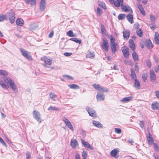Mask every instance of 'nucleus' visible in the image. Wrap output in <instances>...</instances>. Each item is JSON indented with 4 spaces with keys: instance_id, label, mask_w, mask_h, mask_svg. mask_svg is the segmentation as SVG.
I'll list each match as a JSON object with an SVG mask.
<instances>
[{
    "instance_id": "1",
    "label": "nucleus",
    "mask_w": 159,
    "mask_h": 159,
    "mask_svg": "<svg viewBox=\"0 0 159 159\" xmlns=\"http://www.w3.org/2000/svg\"><path fill=\"white\" fill-rule=\"evenodd\" d=\"M4 81L0 79V85L1 87L5 89H8L9 87L14 91L16 89V86L13 80L10 77L6 76L3 78Z\"/></svg>"
},
{
    "instance_id": "2",
    "label": "nucleus",
    "mask_w": 159,
    "mask_h": 159,
    "mask_svg": "<svg viewBox=\"0 0 159 159\" xmlns=\"http://www.w3.org/2000/svg\"><path fill=\"white\" fill-rule=\"evenodd\" d=\"M41 60L44 62L43 64V66L48 68L50 67L52 63V59L47 57H43L41 58Z\"/></svg>"
},
{
    "instance_id": "3",
    "label": "nucleus",
    "mask_w": 159,
    "mask_h": 159,
    "mask_svg": "<svg viewBox=\"0 0 159 159\" xmlns=\"http://www.w3.org/2000/svg\"><path fill=\"white\" fill-rule=\"evenodd\" d=\"M92 86L96 90L101 92H108L109 90L108 89L101 86L99 84H93Z\"/></svg>"
},
{
    "instance_id": "4",
    "label": "nucleus",
    "mask_w": 159,
    "mask_h": 159,
    "mask_svg": "<svg viewBox=\"0 0 159 159\" xmlns=\"http://www.w3.org/2000/svg\"><path fill=\"white\" fill-rule=\"evenodd\" d=\"M115 39L114 38H111V39L110 46L111 50V51L114 53H115L116 50V48L117 44L115 43Z\"/></svg>"
},
{
    "instance_id": "5",
    "label": "nucleus",
    "mask_w": 159,
    "mask_h": 159,
    "mask_svg": "<svg viewBox=\"0 0 159 159\" xmlns=\"http://www.w3.org/2000/svg\"><path fill=\"white\" fill-rule=\"evenodd\" d=\"M8 19L11 24L14 23L15 21V15L14 11L13 9L10 10L8 15Z\"/></svg>"
},
{
    "instance_id": "6",
    "label": "nucleus",
    "mask_w": 159,
    "mask_h": 159,
    "mask_svg": "<svg viewBox=\"0 0 159 159\" xmlns=\"http://www.w3.org/2000/svg\"><path fill=\"white\" fill-rule=\"evenodd\" d=\"M33 117L39 123L42 122L41 115L39 111L34 110L33 112Z\"/></svg>"
},
{
    "instance_id": "7",
    "label": "nucleus",
    "mask_w": 159,
    "mask_h": 159,
    "mask_svg": "<svg viewBox=\"0 0 159 159\" xmlns=\"http://www.w3.org/2000/svg\"><path fill=\"white\" fill-rule=\"evenodd\" d=\"M62 120L68 128L72 130H74V128L72 125L66 118L65 117H62Z\"/></svg>"
},
{
    "instance_id": "8",
    "label": "nucleus",
    "mask_w": 159,
    "mask_h": 159,
    "mask_svg": "<svg viewBox=\"0 0 159 159\" xmlns=\"http://www.w3.org/2000/svg\"><path fill=\"white\" fill-rule=\"evenodd\" d=\"M101 46L102 48L106 51L107 52L108 51V47L109 46L108 42L106 38H103V42L101 44Z\"/></svg>"
},
{
    "instance_id": "9",
    "label": "nucleus",
    "mask_w": 159,
    "mask_h": 159,
    "mask_svg": "<svg viewBox=\"0 0 159 159\" xmlns=\"http://www.w3.org/2000/svg\"><path fill=\"white\" fill-rule=\"evenodd\" d=\"M20 50L22 55L26 59L29 60L32 59L31 56L28 53V52L23 49H21Z\"/></svg>"
},
{
    "instance_id": "10",
    "label": "nucleus",
    "mask_w": 159,
    "mask_h": 159,
    "mask_svg": "<svg viewBox=\"0 0 159 159\" xmlns=\"http://www.w3.org/2000/svg\"><path fill=\"white\" fill-rule=\"evenodd\" d=\"M150 76L151 81L154 84L156 82V76L154 71L153 70H151L150 71Z\"/></svg>"
},
{
    "instance_id": "11",
    "label": "nucleus",
    "mask_w": 159,
    "mask_h": 159,
    "mask_svg": "<svg viewBox=\"0 0 159 159\" xmlns=\"http://www.w3.org/2000/svg\"><path fill=\"white\" fill-rule=\"evenodd\" d=\"M86 109L89 115L92 117H95L96 116V114L95 111L92 108L89 107H87Z\"/></svg>"
},
{
    "instance_id": "12",
    "label": "nucleus",
    "mask_w": 159,
    "mask_h": 159,
    "mask_svg": "<svg viewBox=\"0 0 159 159\" xmlns=\"http://www.w3.org/2000/svg\"><path fill=\"white\" fill-rule=\"evenodd\" d=\"M123 3H121L120 4L121 6V8L122 10L124 11H129L131 12H132V11L131 8L129 7H127L123 5Z\"/></svg>"
},
{
    "instance_id": "13",
    "label": "nucleus",
    "mask_w": 159,
    "mask_h": 159,
    "mask_svg": "<svg viewBox=\"0 0 159 159\" xmlns=\"http://www.w3.org/2000/svg\"><path fill=\"white\" fill-rule=\"evenodd\" d=\"M105 97L102 94L98 92L96 96V98L98 101H103L104 100Z\"/></svg>"
},
{
    "instance_id": "14",
    "label": "nucleus",
    "mask_w": 159,
    "mask_h": 159,
    "mask_svg": "<svg viewBox=\"0 0 159 159\" xmlns=\"http://www.w3.org/2000/svg\"><path fill=\"white\" fill-rule=\"evenodd\" d=\"M81 142L82 143V144L85 147L89 149H90L92 150H93V148L90 145V144L89 143L86 142L83 139H81Z\"/></svg>"
},
{
    "instance_id": "15",
    "label": "nucleus",
    "mask_w": 159,
    "mask_h": 159,
    "mask_svg": "<svg viewBox=\"0 0 159 159\" xmlns=\"http://www.w3.org/2000/svg\"><path fill=\"white\" fill-rule=\"evenodd\" d=\"M123 34L124 39L127 40L129 38L130 36V32L129 30H124Z\"/></svg>"
},
{
    "instance_id": "16",
    "label": "nucleus",
    "mask_w": 159,
    "mask_h": 159,
    "mask_svg": "<svg viewBox=\"0 0 159 159\" xmlns=\"http://www.w3.org/2000/svg\"><path fill=\"white\" fill-rule=\"evenodd\" d=\"M46 7L45 0H41L40 4V9L41 11H43Z\"/></svg>"
},
{
    "instance_id": "17",
    "label": "nucleus",
    "mask_w": 159,
    "mask_h": 159,
    "mask_svg": "<svg viewBox=\"0 0 159 159\" xmlns=\"http://www.w3.org/2000/svg\"><path fill=\"white\" fill-rule=\"evenodd\" d=\"M71 145L72 148H76L78 146V143L77 140L75 139L71 140L70 141Z\"/></svg>"
},
{
    "instance_id": "18",
    "label": "nucleus",
    "mask_w": 159,
    "mask_h": 159,
    "mask_svg": "<svg viewBox=\"0 0 159 159\" xmlns=\"http://www.w3.org/2000/svg\"><path fill=\"white\" fill-rule=\"evenodd\" d=\"M129 47L132 50L134 51L135 49V45L133 40L130 39L129 41Z\"/></svg>"
},
{
    "instance_id": "19",
    "label": "nucleus",
    "mask_w": 159,
    "mask_h": 159,
    "mask_svg": "<svg viewBox=\"0 0 159 159\" xmlns=\"http://www.w3.org/2000/svg\"><path fill=\"white\" fill-rule=\"evenodd\" d=\"M124 56L125 58H128L129 57V48H126L122 50Z\"/></svg>"
},
{
    "instance_id": "20",
    "label": "nucleus",
    "mask_w": 159,
    "mask_h": 159,
    "mask_svg": "<svg viewBox=\"0 0 159 159\" xmlns=\"http://www.w3.org/2000/svg\"><path fill=\"white\" fill-rule=\"evenodd\" d=\"M119 152V151L116 149H114L111 151L110 155L111 156L115 158H117V157L116 156V155Z\"/></svg>"
},
{
    "instance_id": "21",
    "label": "nucleus",
    "mask_w": 159,
    "mask_h": 159,
    "mask_svg": "<svg viewBox=\"0 0 159 159\" xmlns=\"http://www.w3.org/2000/svg\"><path fill=\"white\" fill-rule=\"evenodd\" d=\"M148 135L147 140L148 141V143L149 144H152L153 142V140L152 136L149 132L148 133Z\"/></svg>"
},
{
    "instance_id": "22",
    "label": "nucleus",
    "mask_w": 159,
    "mask_h": 159,
    "mask_svg": "<svg viewBox=\"0 0 159 159\" xmlns=\"http://www.w3.org/2000/svg\"><path fill=\"white\" fill-rule=\"evenodd\" d=\"M152 108L154 110L159 109V103L157 102H153L152 105Z\"/></svg>"
},
{
    "instance_id": "23",
    "label": "nucleus",
    "mask_w": 159,
    "mask_h": 159,
    "mask_svg": "<svg viewBox=\"0 0 159 159\" xmlns=\"http://www.w3.org/2000/svg\"><path fill=\"white\" fill-rule=\"evenodd\" d=\"M137 5L141 14L143 16H145V11L142 5L141 4H138Z\"/></svg>"
},
{
    "instance_id": "24",
    "label": "nucleus",
    "mask_w": 159,
    "mask_h": 159,
    "mask_svg": "<svg viewBox=\"0 0 159 159\" xmlns=\"http://www.w3.org/2000/svg\"><path fill=\"white\" fill-rule=\"evenodd\" d=\"M132 99L133 97H132L129 96L123 98L122 100H120V101L121 102L125 103L131 100Z\"/></svg>"
},
{
    "instance_id": "25",
    "label": "nucleus",
    "mask_w": 159,
    "mask_h": 159,
    "mask_svg": "<svg viewBox=\"0 0 159 159\" xmlns=\"http://www.w3.org/2000/svg\"><path fill=\"white\" fill-rule=\"evenodd\" d=\"M16 24L20 26H22L24 24V20L21 18H18L16 21Z\"/></svg>"
},
{
    "instance_id": "26",
    "label": "nucleus",
    "mask_w": 159,
    "mask_h": 159,
    "mask_svg": "<svg viewBox=\"0 0 159 159\" xmlns=\"http://www.w3.org/2000/svg\"><path fill=\"white\" fill-rule=\"evenodd\" d=\"M93 125L96 127L99 128H102V125L99 122L95 120H93Z\"/></svg>"
},
{
    "instance_id": "27",
    "label": "nucleus",
    "mask_w": 159,
    "mask_h": 159,
    "mask_svg": "<svg viewBox=\"0 0 159 159\" xmlns=\"http://www.w3.org/2000/svg\"><path fill=\"white\" fill-rule=\"evenodd\" d=\"M127 20L131 23L132 24L134 23L133 20V16L131 14H128L126 16Z\"/></svg>"
},
{
    "instance_id": "28",
    "label": "nucleus",
    "mask_w": 159,
    "mask_h": 159,
    "mask_svg": "<svg viewBox=\"0 0 159 159\" xmlns=\"http://www.w3.org/2000/svg\"><path fill=\"white\" fill-rule=\"evenodd\" d=\"M145 44L146 46L148 48H150L152 47V43L150 40L148 39L146 40Z\"/></svg>"
},
{
    "instance_id": "29",
    "label": "nucleus",
    "mask_w": 159,
    "mask_h": 159,
    "mask_svg": "<svg viewBox=\"0 0 159 159\" xmlns=\"http://www.w3.org/2000/svg\"><path fill=\"white\" fill-rule=\"evenodd\" d=\"M133 58L134 61H139V57L136 52H134L132 54Z\"/></svg>"
},
{
    "instance_id": "30",
    "label": "nucleus",
    "mask_w": 159,
    "mask_h": 159,
    "mask_svg": "<svg viewBox=\"0 0 159 159\" xmlns=\"http://www.w3.org/2000/svg\"><path fill=\"white\" fill-rule=\"evenodd\" d=\"M110 2L111 3H113L115 5L116 7H119L120 6V3H122V2H118L117 0L116 1H114V0H109Z\"/></svg>"
},
{
    "instance_id": "31",
    "label": "nucleus",
    "mask_w": 159,
    "mask_h": 159,
    "mask_svg": "<svg viewBox=\"0 0 159 159\" xmlns=\"http://www.w3.org/2000/svg\"><path fill=\"white\" fill-rule=\"evenodd\" d=\"M49 97L52 100L56 101L57 98V96L53 93H50L49 94Z\"/></svg>"
},
{
    "instance_id": "32",
    "label": "nucleus",
    "mask_w": 159,
    "mask_h": 159,
    "mask_svg": "<svg viewBox=\"0 0 159 159\" xmlns=\"http://www.w3.org/2000/svg\"><path fill=\"white\" fill-rule=\"evenodd\" d=\"M68 86L71 89H78L79 87L77 85L75 84H71L68 85Z\"/></svg>"
},
{
    "instance_id": "33",
    "label": "nucleus",
    "mask_w": 159,
    "mask_h": 159,
    "mask_svg": "<svg viewBox=\"0 0 159 159\" xmlns=\"http://www.w3.org/2000/svg\"><path fill=\"white\" fill-rule=\"evenodd\" d=\"M95 55L94 52L91 53L88 52L86 54V57L90 58H93L94 57Z\"/></svg>"
},
{
    "instance_id": "34",
    "label": "nucleus",
    "mask_w": 159,
    "mask_h": 159,
    "mask_svg": "<svg viewBox=\"0 0 159 159\" xmlns=\"http://www.w3.org/2000/svg\"><path fill=\"white\" fill-rule=\"evenodd\" d=\"M136 33L140 37H141L143 35V31L141 29H138L136 30Z\"/></svg>"
},
{
    "instance_id": "35",
    "label": "nucleus",
    "mask_w": 159,
    "mask_h": 159,
    "mask_svg": "<svg viewBox=\"0 0 159 159\" xmlns=\"http://www.w3.org/2000/svg\"><path fill=\"white\" fill-rule=\"evenodd\" d=\"M134 87L136 88H139L140 87V84L139 81L136 79L135 80Z\"/></svg>"
},
{
    "instance_id": "36",
    "label": "nucleus",
    "mask_w": 159,
    "mask_h": 159,
    "mask_svg": "<svg viewBox=\"0 0 159 159\" xmlns=\"http://www.w3.org/2000/svg\"><path fill=\"white\" fill-rule=\"evenodd\" d=\"M69 40L74 41L76 42V43H79V44L80 43H81V40L79 39H78L77 38H72L70 39Z\"/></svg>"
},
{
    "instance_id": "37",
    "label": "nucleus",
    "mask_w": 159,
    "mask_h": 159,
    "mask_svg": "<svg viewBox=\"0 0 159 159\" xmlns=\"http://www.w3.org/2000/svg\"><path fill=\"white\" fill-rule=\"evenodd\" d=\"M131 76L132 79H134L136 77V75L134 69L131 70Z\"/></svg>"
},
{
    "instance_id": "38",
    "label": "nucleus",
    "mask_w": 159,
    "mask_h": 159,
    "mask_svg": "<svg viewBox=\"0 0 159 159\" xmlns=\"http://www.w3.org/2000/svg\"><path fill=\"white\" fill-rule=\"evenodd\" d=\"M67 35L70 37H74L75 35H74L72 30H70L67 32Z\"/></svg>"
},
{
    "instance_id": "39",
    "label": "nucleus",
    "mask_w": 159,
    "mask_h": 159,
    "mask_svg": "<svg viewBox=\"0 0 159 159\" xmlns=\"http://www.w3.org/2000/svg\"><path fill=\"white\" fill-rule=\"evenodd\" d=\"M98 4L100 7L103 8L105 10L107 9L106 6L104 3L100 2H98Z\"/></svg>"
},
{
    "instance_id": "40",
    "label": "nucleus",
    "mask_w": 159,
    "mask_h": 159,
    "mask_svg": "<svg viewBox=\"0 0 159 159\" xmlns=\"http://www.w3.org/2000/svg\"><path fill=\"white\" fill-rule=\"evenodd\" d=\"M150 20H151V22L152 23H154L156 20H155V19H156V18H155V16L152 15V14H151V15H150Z\"/></svg>"
},
{
    "instance_id": "41",
    "label": "nucleus",
    "mask_w": 159,
    "mask_h": 159,
    "mask_svg": "<svg viewBox=\"0 0 159 159\" xmlns=\"http://www.w3.org/2000/svg\"><path fill=\"white\" fill-rule=\"evenodd\" d=\"M148 77V75L147 73H143L142 75V77L143 81L145 82L147 79Z\"/></svg>"
},
{
    "instance_id": "42",
    "label": "nucleus",
    "mask_w": 159,
    "mask_h": 159,
    "mask_svg": "<svg viewBox=\"0 0 159 159\" xmlns=\"http://www.w3.org/2000/svg\"><path fill=\"white\" fill-rule=\"evenodd\" d=\"M7 17L6 16L4 15H2L0 16V21H2L7 20Z\"/></svg>"
},
{
    "instance_id": "43",
    "label": "nucleus",
    "mask_w": 159,
    "mask_h": 159,
    "mask_svg": "<svg viewBox=\"0 0 159 159\" xmlns=\"http://www.w3.org/2000/svg\"><path fill=\"white\" fill-rule=\"evenodd\" d=\"M8 75V73L4 70H0V75Z\"/></svg>"
},
{
    "instance_id": "44",
    "label": "nucleus",
    "mask_w": 159,
    "mask_h": 159,
    "mask_svg": "<svg viewBox=\"0 0 159 159\" xmlns=\"http://www.w3.org/2000/svg\"><path fill=\"white\" fill-rule=\"evenodd\" d=\"M88 153L86 151H84L82 154V157L83 159H86Z\"/></svg>"
},
{
    "instance_id": "45",
    "label": "nucleus",
    "mask_w": 159,
    "mask_h": 159,
    "mask_svg": "<svg viewBox=\"0 0 159 159\" xmlns=\"http://www.w3.org/2000/svg\"><path fill=\"white\" fill-rule=\"evenodd\" d=\"M125 16V15L124 14H120L119 15L118 18L119 20H121L124 19Z\"/></svg>"
},
{
    "instance_id": "46",
    "label": "nucleus",
    "mask_w": 159,
    "mask_h": 159,
    "mask_svg": "<svg viewBox=\"0 0 159 159\" xmlns=\"http://www.w3.org/2000/svg\"><path fill=\"white\" fill-rule=\"evenodd\" d=\"M58 108L57 107L50 106L49 108H48V110H58Z\"/></svg>"
},
{
    "instance_id": "47",
    "label": "nucleus",
    "mask_w": 159,
    "mask_h": 159,
    "mask_svg": "<svg viewBox=\"0 0 159 159\" xmlns=\"http://www.w3.org/2000/svg\"><path fill=\"white\" fill-rule=\"evenodd\" d=\"M149 26L151 29L153 30L157 28V25L154 23L150 24Z\"/></svg>"
},
{
    "instance_id": "48",
    "label": "nucleus",
    "mask_w": 159,
    "mask_h": 159,
    "mask_svg": "<svg viewBox=\"0 0 159 159\" xmlns=\"http://www.w3.org/2000/svg\"><path fill=\"white\" fill-rule=\"evenodd\" d=\"M115 132L118 134H120L121 132V130L120 129L116 128L115 129Z\"/></svg>"
},
{
    "instance_id": "49",
    "label": "nucleus",
    "mask_w": 159,
    "mask_h": 159,
    "mask_svg": "<svg viewBox=\"0 0 159 159\" xmlns=\"http://www.w3.org/2000/svg\"><path fill=\"white\" fill-rule=\"evenodd\" d=\"M101 30L102 34H105L106 32V30L105 27L103 25H102L101 26Z\"/></svg>"
},
{
    "instance_id": "50",
    "label": "nucleus",
    "mask_w": 159,
    "mask_h": 159,
    "mask_svg": "<svg viewBox=\"0 0 159 159\" xmlns=\"http://www.w3.org/2000/svg\"><path fill=\"white\" fill-rule=\"evenodd\" d=\"M97 12L99 15H101L102 14V11L101 9L99 7L97 9Z\"/></svg>"
},
{
    "instance_id": "51",
    "label": "nucleus",
    "mask_w": 159,
    "mask_h": 159,
    "mask_svg": "<svg viewBox=\"0 0 159 159\" xmlns=\"http://www.w3.org/2000/svg\"><path fill=\"white\" fill-rule=\"evenodd\" d=\"M0 142L4 146L6 147L7 145L4 141V140L0 137Z\"/></svg>"
},
{
    "instance_id": "52",
    "label": "nucleus",
    "mask_w": 159,
    "mask_h": 159,
    "mask_svg": "<svg viewBox=\"0 0 159 159\" xmlns=\"http://www.w3.org/2000/svg\"><path fill=\"white\" fill-rule=\"evenodd\" d=\"M146 63L148 67L149 68L151 67L152 64H151V61H149V60L147 61H146Z\"/></svg>"
},
{
    "instance_id": "53",
    "label": "nucleus",
    "mask_w": 159,
    "mask_h": 159,
    "mask_svg": "<svg viewBox=\"0 0 159 159\" xmlns=\"http://www.w3.org/2000/svg\"><path fill=\"white\" fill-rule=\"evenodd\" d=\"M154 148L155 151H158L159 150V149L157 144L156 143H154Z\"/></svg>"
},
{
    "instance_id": "54",
    "label": "nucleus",
    "mask_w": 159,
    "mask_h": 159,
    "mask_svg": "<svg viewBox=\"0 0 159 159\" xmlns=\"http://www.w3.org/2000/svg\"><path fill=\"white\" fill-rule=\"evenodd\" d=\"M144 121H140L139 123L140 126L142 129H143L144 125Z\"/></svg>"
},
{
    "instance_id": "55",
    "label": "nucleus",
    "mask_w": 159,
    "mask_h": 159,
    "mask_svg": "<svg viewBox=\"0 0 159 159\" xmlns=\"http://www.w3.org/2000/svg\"><path fill=\"white\" fill-rule=\"evenodd\" d=\"M75 159H80L79 154L77 152L75 153Z\"/></svg>"
},
{
    "instance_id": "56",
    "label": "nucleus",
    "mask_w": 159,
    "mask_h": 159,
    "mask_svg": "<svg viewBox=\"0 0 159 159\" xmlns=\"http://www.w3.org/2000/svg\"><path fill=\"white\" fill-rule=\"evenodd\" d=\"M26 155L27 159H30L31 156L30 153L29 152H28L26 153Z\"/></svg>"
},
{
    "instance_id": "57",
    "label": "nucleus",
    "mask_w": 159,
    "mask_h": 159,
    "mask_svg": "<svg viewBox=\"0 0 159 159\" xmlns=\"http://www.w3.org/2000/svg\"><path fill=\"white\" fill-rule=\"evenodd\" d=\"M64 76L65 78H67V79L69 80L73 79L72 77L68 75H64Z\"/></svg>"
},
{
    "instance_id": "58",
    "label": "nucleus",
    "mask_w": 159,
    "mask_h": 159,
    "mask_svg": "<svg viewBox=\"0 0 159 159\" xmlns=\"http://www.w3.org/2000/svg\"><path fill=\"white\" fill-rule=\"evenodd\" d=\"M153 59L156 63H157L158 62V58L155 55L154 56Z\"/></svg>"
},
{
    "instance_id": "59",
    "label": "nucleus",
    "mask_w": 159,
    "mask_h": 159,
    "mask_svg": "<svg viewBox=\"0 0 159 159\" xmlns=\"http://www.w3.org/2000/svg\"><path fill=\"white\" fill-rule=\"evenodd\" d=\"M154 39L156 43L157 44H159V37L157 38H155Z\"/></svg>"
},
{
    "instance_id": "60",
    "label": "nucleus",
    "mask_w": 159,
    "mask_h": 159,
    "mask_svg": "<svg viewBox=\"0 0 159 159\" xmlns=\"http://www.w3.org/2000/svg\"><path fill=\"white\" fill-rule=\"evenodd\" d=\"M71 54L72 53L65 52L64 53V55L67 57L70 56Z\"/></svg>"
},
{
    "instance_id": "61",
    "label": "nucleus",
    "mask_w": 159,
    "mask_h": 159,
    "mask_svg": "<svg viewBox=\"0 0 159 159\" xmlns=\"http://www.w3.org/2000/svg\"><path fill=\"white\" fill-rule=\"evenodd\" d=\"M134 26L135 28L138 29L139 27V25L138 23H136L134 24Z\"/></svg>"
},
{
    "instance_id": "62",
    "label": "nucleus",
    "mask_w": 159,
    "mask_h": 159,
    "mask_svg": "<svg viewBox=\"0 0 159 159\" xmlns=\"http://www.w3.org/2000/svg\"><path fill=\"white\" fill-rule=\"evenodd\" d=\"M53 32L51 31L49 34V37L50 38H51L53 36Z\"/></svg>"
},
{
    "instance_id": "63",
    "label": "nucleus",
    "mask_w": 159,
    "mask_h": 159,
    "mask_svg": "<svg viewBox=\"0 0 159 159\" xmlns=\"http://www.w3.org/2000/svg\"><path fill=\"white\" fill-rule=\"evenodd\" d=\"M155 71L157 72L159 71V65L157 67H156L155 68Z\"/></svg>"
},
{
    "instance_id": "64",
    "label": "nucleus",
    "mask_w": 159,
    "mask_h": 159,
    "mask_svg": "<svg viewBox=\"0 0 159 159\" xmlns=\"http://www.w3.org/2000/svg\"><path fill=\"white\" fill-rule=\"evenodd\" d=\"M156 95L158 98H159V91L156 92Z\"/></svg>"
}]
</instances>
